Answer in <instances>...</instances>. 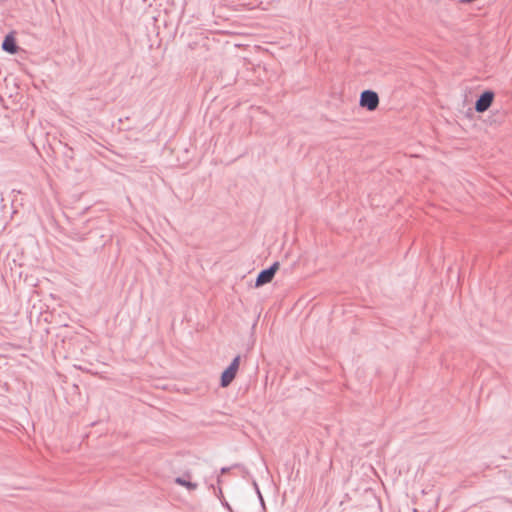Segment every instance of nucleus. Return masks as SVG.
Segmentation results:
<instances>
[{"label":"nucleus","instance_id":"obj_1","mask_svg":"<svg viewBox=\"0 0 512 512\" xmlns=\"http://www.w3.org/2000/svg\"><path fill=\"white\" fill-rule=\"evenodd\" d=\"M278 268H279V262L275 261L268 268L261 270L256 277L255 286L261 287L267 283H270L273 280Z\"/></svg>","mask_w":512,"mask_h":512},{"label":"nucleus","instance_id":"obj_2","mask_svg":"<svg viewBox=\"0 0 512 512\" xmlns=\"http://www.w3.org/2000/svg\"><path fill=\"white\" fill-rule=\"evenodd\" d=\"M360 106L374 111L379 105V96L373 90H364L360 95Z\"/></svg>","mask_w":512,"mask_h":512},{"label":"nucleus","instance_id":"obj_3","mask_svg":"<svg viewBox=\"0 0 512 512\" xmlns=\"http://www.w3.org/2000/svg\"><path fill=\"white\" fill-rule=\"evenodd\" d=\"M494 100V92L491 90L484 91L475 101V110L478 113L487 111Z\"/></svg>","mask_w":512,"mask_h":512},{"label":"nucleus","instance_id":"obj_4","mask_svg":"<svg viewBox=\"0 0 512 512\" xmlns=\"http://www.w3.org/2000/svg\"><path fill=\"white\" fill-rule=\"evenodd\" d=\"M18 45L16 43L15 37L12 33H9L5 36L3 42H2V49L3 51L9 53V54H15L18 51Z\"/></svg>","mask_w":512,"mask_h":512},{"label":"nucleus","instance_id":"obj_5","mask_svg":"<svg viewBox=\"0 0 512 512\" xmlns=\"http://www.w3.org/2000/svg\"><path fill=\"white\" fill-rule=\"evenodd\" d=\"M237 374V370L227 367L221 374L220 386L225 388L231 384Z\"/></svg>","mask_w":512,"mask_h":512},{"label":"nucleus","instance_id":"obj_6","mask_svg":"<svg viewBox=\"0 0 512 512\" xmlns=\"http://www.w3.org/2000/svg\"><path fill=\"white\" fill-rule=\"evenodd\" d=\"M175 482L181 486H185L188 490L192 491L197 488V483L185 480L183 477H177Z\"/></svg>","mask_w":512,"mask_h":512},{"label":"nucleus","instance_id":"obj_7","mask_svg":"<svg viewBox=\"0 0 512 512\" xmlns=\"http://www.w3.org/2000/svg\"><path fill=\"white\" fill-rule=\"evenodd\" d=\"M240 355H237L236 357L233 358V360L231 361V363L229 364V367H232L233 369L237 370L239 369V365H240Z\"/></svg>","mask_w":512,"mask_h":512},{"label":"nucleus","instance_id":"obj_8","mask_svg":"<svg viewBox=\"0 0 512 512\" xmlns=\"http://www.w3.org/2000/svg\"><path fill=\"white\" fill-rule=\"evenodd\" d=\"M240 355H237L236 357L233 358V360L231 361V363L229 364V367H232L233 369L237 370L239 369V365H240Z\"/></svg>","mask_w":512,"mask_h":512},{"label":"nucleus","instance_id":"obj_9","mask_svg":"<svg viewBox=\"0 0 512 512\" xmlns=\"http://www.w3.org/2000/svg\"><path fill=\"white\" fill-rule=\"evenodd\" d=\"M221 503H222V505H223L227 510H229L230 512H232V508H231V506L229 505V503H228L225 499H222V500H221Z\"/></svg>","mask_w":512,"mask_h":512},{"label":"nucleus","instance_id":"obj_10","mask_svg":"<svg viewBox=\"0 0 512 512\" xmlns=\"http://www.w3.org/2000/svg\"><path fill=\"white\" fill-rule=\"evenodd\" d=\"M217 496L220 500L224 499L222 489L220 487L218 488Z\"/></svg>","mask_w":512,"mask_h":512},{"label":"nucleus","instance_id":"obj_11","mask_svg":"<svg viewBox=\"0 0 512 512\" xmlns=\"http://www.w3.org/2000/svg\"><path fill=\"white\" fill-rule=\"evenodd\" d=\"M256 489H257V493H258V495H259V498H260L261 504H262V505H264V500H263L262 495H261V493H260V491H259V489H258V487H257V486H256Z\"/></svg>","mask_w":512,"mask_h":512},{"label":"nucleus","instance_id":"obj_12","mask_svg":"<svg viewBox=\"0 0 512 512\" xmlns=\"http://www.w3.org/2000/svg\"><path fill=\"white\" fill-rule=\"evenodd\" d=\"M229 470H230L229 467H223V468H221V473L222 474L227 473Z\"/></svg>","mask_w":512,"mask_h":512}]
</instances>
